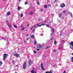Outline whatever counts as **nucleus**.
I'll list each match as a JSON object with an SVG mask.
<instances>
[{
	"instance_id": "nucleus-1",
	"label": "nucleus",
	"mask_w": 73,
	"mask_h": 73,
	"mask_svg": "<svg viewBox=\"0 0 73 73\" xmlns=\"http://www.w3.org/2000/svg\"><path fill=\"white\" fill-rule=\"evenodd\" d=\"M23 69H25L26 68V67H27V62H25L24 64H23Z\"/></svg>"
},
{
	"instance_id": "nucleus-2",
	"label": "nucleus",
	"mask_w": 73,
	"mask_h": 73,
	"mask_svg": "<svg viewBox=\"0 0 73 73\" xmlns=\"http://www.w3.org/2000/svg\"><path fill=\"white\" fill-rule=\"evenodd\" d=\"M70 44H71L70 46V49L73 50V42H71L70 43Z\"/></svg>"
},
{
	"instance_id": "nucleus-3",
	"label": "nucleus",
	"mask_w": 73,
	"mask_h": 73,
	"mask_svg": "<svg viewBox=\"0 0 73 73\" xmlns=\"http://www.w3.org/2000/svg\"><path fill=\"white\" fill-rule=\"evenodd\" d=\"M7 56H8V54H3V60H5V59H6V58L7 57Z\"/></svg>"
},
{
	"instance_id": "nucleus-4",
	"label": "nucleus",
	"mask_w": 73,
	"mask_h": 73,
	"mask_svg": "<svg viewBox=\"0 0 73 73\" xmlns=\"http://www.w3.org/2000/svg\"><path fill=\"white\" fill-rule=\"evenodd\" d=\"M14 56L17 57H20V54H19L15 53L13 54Z\"/></svg>"
},
{
	"instance_id": "nucleus-5",
	"label": "nucleus",
	"mask_w": 73,
	"mask_h": 73,
	"mask_svg": "<svg viewBox=\"0 0 73 73\" xmlns=\"http://www.w3.org/2000/svg\"><path fill=\"white\" fill-rule=\"evenodd\" d=\"M40 23L38 24H37L36 26H38V27H41L42 26H43L45 25V24H40V25H40Z\"/></svg>"
},
{
	"instance_id": "nucleus-6",
	"label": "nucleus",
	"mask_w": 73,
	"mask_h": 73,
	"mask_svg": "<svg viewBox=\"0 0 73 73\" xmlns=\"http://www.w3.org/2000/svg\"><path fill=\"white\" fill-rule=\"evenodd\" d=\"M41 68L43 70H45V68H44V66H43V63L42 62L41 64Z\"/></svg>"
},
{
	"instance_id": "nucleus-7",
	"label": "nucleus",
	"mask_w": 73,
	"mask_h": 73,
	"mask_svg": "<svg viewBox=\"0 0 73 73\" xmlns=\"http://www.w3.org/2000/svg\"><path fill=\"white\" fill-rule=\"evenodd\" d=\"M65 6V5L64 3H63L60 5V7H61V8H63V7H64Z\"/></svg>"
},
{
	"instance_id": "nucleus-8",
	"label": "nucleus",
	"mask_w": 73,
	"mask_h": 73,
	"mask_svg": "<svg viewBox=\"0 0 73 73\" xmlns=\"http://www.w3.org/2000/svg\"><path fill=\"white\" fill-rule=\"evenodd\" d=\"M29 65H31V64H32V62L31 60H29Z\"/></svg>"
},
{
	"instance_id": "nucleus-9",
	"label": "nucleus",
	"mask_w": 73,
	"mask_h": 73,
	"mask_svg": "<svg viewBox=\"0 0 73 73\" xmlns=\"http://www.w3.org/2000/svg\"><path fill=\"white\" fill-rule=\"evenodd\" d=\"M31 72L32 73H36V72H35V71L34 70H32L31 71Z\"/></svg>"
},
{
	"instance_id": "nucleus-10",
	"label": "nucleus",
	"mask_w": 73,
	"mask_h": 73,
	"mask_svg": "<svg viewBox=\"0 0 73 73\" xmlns=\"http://www.w3.org/2000/svg\"><path fill=\"white\" fill-rule=\"evenodd\" d=\"M31 38H35V36H34V35H31Z\"/></svg>"
},
{
	"instance_id": "nucleus-11",
	"label": "nucleus",
	"mask_w": 73,
	"mask_h": 73,
	"mask_svg": "<svg viewBox=\"0 0 73 73\" xmlns=\"http://www.w3.org/2000/svg\"><path fill=\"white\" fill-rule=\"evenodd\" d=\"M7 25L8 26L9 28H12V26H11V25L9 24H8Z\"/></svg>"
},
{
	"instance_id": "nucleus-12",
	"label": "nucleus",
	"mask_w": 73,
	"mask_h": 73,
	"mask_svg": "<svg viewBox=\"0 0 73 73\" xmlns=\"http://www.w3.org/2000/svg\"><path fill=\"white\" fill-rule=\"evenodd\" d=\"M36 25H35V26H34V27H33L32 28H31V31H32V28H33V27H34V28H36Z\"/></svg>"
},
{
	"instance_id": "nucleus-13",
	"label": "nucleus",
	"mask_w": 73,
	"mask_h": 73,
	"mask_svg": "<svg viewBox=\"0 0 73 73\" xmlns=\"http://www.w3.org/2000/svg\"><path fill=\"white\" fill-rule=\"evenodd\" d=\"M10 14H11V13L9 12L7 13V16H9L10 15Z\"/></svg>"
},
{
	"instance_id": "nucleus-14",
	"label": "nucleus",
	"mask_w": 73,
	"mask_h": 73,
	"mask_svg": "<svg viewBox=\"0 0 73 73\" xmlns=\"http://www.w3.org/2000/svg\"><path fill=\"white\" fill-rule=\"evenodd\" d=\"M46 73H53V72L50 71V72H46Z\"/></svg>"
},
{
	"instance_id": "nucleus-15",
	"label": "nucleus",
	"mask_w": 73,
	"mask_h": 73,
	"mask_svg": "<svg viewBox=\"0 0 73 73\" xmlns=\"http://www.w3.org/2000/svg\"><path fill=\"white\" fill-rule=\"evenodd\" d=\"M59 17H62V14H59Z\"/></svg>"
},
{
	"instance_id": "nucleus-16",
	"label": "nucleus",
	"mask_w": 73,
	"mask_h": 73,
	"mask_svg": "<svg viewBox=\"0 0 73 73\" xmlns=\"http://www.w3.org/2000/svg\"><path fill=\"white\" fill-rule=\"evenodd\" d=\"M37 44V42H36V40H35V41H34V45H36Z\"/></svg>"
},
{
	"instance_id": "nucleus-17",
	"label": "nucleus",
	"mask_w": 73,
	"mask_h": 73,
	"mask_svg": "<svg viewBox=\"0 0 73 73\" xmlns=\"http://www.w3.org/2000/svg\"><path fill=\"white\" fill-rule=\"evenodd\" d=\"M47 7H48V6L46 5H45L44 6V8H47Z\"/></svg>"
},
{
	"instance_id": "nucleus-18",
	"label": "nucleus",
	"mask_w": 73,
	"mask_h": 73,
	"mask_svg": "<svg viewBox=\"0 0 73 73\" xmlns=\"http://www.w3.org/2000/svg\"><path fill=\"white\" fill-rule=\"evenodd\" d=\"M36 3L37 4V5H39L40 3H39V2H38V1H36Z\"/></svg>"
},
{
	"instance_id": "nucleus-19",
	"label": "nucleus",
	"mask_w": 73,
	"mask_h": 73,
	"mask_svg": "<svg viewBox=\"0 0 73 73\" xmlns=\"http://www.w3.org/2000/svg\"><path fill=\"white\" fill-rule=\"evenodd\" d=\"M3 64V62L1 61H0V65H1Z\"/></svg>"
},
{
	"instance_id": "nucleus-20",
	"label": "nucleus",
	"mask_w": 73,
	"mask_h": 73,
	"mask_svg": "<svg viewBox=\"0 0 73 73\" xmlns=\"http://www.w3.org/2000/svg\"><path fill=\"white\" fill-rule=\"evenodd\" d=\"M14 27L15 28H17V27L16 26V25H14Z\"/></svg>"
},
{
	"instance_id": "nucleus-21",
	"label": "nucleus",
	"mask_w": 73,
	"mask_h": 73,
	"mask_svg": "<svg viewBox=\"0 0 73 73\" xmlns=\"http://www.w3.org/2000/svg\"><path fill=\"white\" fill-rule=\"evenodd\" d=\"M33 12H30V15H33Z\"/></svg>"
},
{
	"instance_id": "nucleus-22",
	"label": "nucleus",
	"mask_w": 73,
	"mask_h": 73,
	"mask_svg": "<svg viewBox=\"0 0 73 73\" xmlns=\"http://www.w3.org/2000/svg\"><path fill=\"white\" fill-rule=\"evenodd\" d=\"M30 35L29 34H27L26 36V37H27V36H29Z\"/></svg>"
},
{
	"instance_id": "nucleus-23",
	"label": "nucleus",
	"mask_w": 73,
	"mask_h": 73,
	"mask_svg": "<svg viewBox=\"0 0 73 73\" xmlns=\"http://www.w3.org/2000/svg\"><path fill=\"white\" fill-rule=\"evenodd\" d=\"M21 17H23V13H21Z\"/></svg>"
},
{
	"instance_id": "nucleus-24",
	"label": "nucleus",
	"mask_w": 73,
	"mask_h": 73,
	"mask_svg": "<svg viewBox=\"0 0 73 73\" xmlns=\"http://www.w3.org/2000/svg\"><path fill=\"white\" fill-rule=\"evenodd\" d=\"M21 30L22 31H24V30H25V28H22Z\"/></svg>"
},
{
	"instance_id": "nucleus-25",
	"label": "nucleus",
	"mask_w": 73,
	"mask_h": 73,
	"mask_svg": "<svg viewBox=\"0 0 73 73\" xmlns=\"http://www.w3.org/2000/svg\"><path fill=\"white\" fill-rule=\"evenodd\" d=\"M39 48H42V46H41V45H39Z\"/></svg>"
},
{
	"instance_id": "nucleus-26",
	"label": "nucleus",
	"mask_w": 73,
	"mask_h": 73,
	"mask_svg": "<svg viewBox=\"0 0 73 73\" xmlns=\"http://www.w3.org/2000/svg\"><path fill=\"white\" fill-rule=\"evenodd\" d=\"M63 13H66V11L65 10H64L63 11Z\"/></svg>"
},
{
	"instance_id": "nucleus-27",
	"label": "nucleus",
	"mask_w": 73,
	"mask_h": 73,
	"mask_svg": "<svg viewBox=\"0 0 73 73\" xmlns=\"http://www.w3.org/2000/svg\"><path fill=\"white\" fill-rule=\"evenodd\" d=\"M52 30L53 31V33H54V29L53 28H52Z\"/></svg>"
},
{
	"instance_id": "nucleus-28",
	"label": "nucleus",
	"mask_w": 73,
	"mask_h": 73,
	"mask_svg": "<svg viewBox=\"0 0 73 73\" xmlns=\"http://www.w3.org/2000/svg\"><path fill=\"white\" fill-rule=\"evenodd\" d=\"M56 43H57V42H56V40H55L54 42V45H56Z\"/></svg>"
},
{
	"instance_id": "nucleus-29",
	"label": "nucleus",
	"mask_w": 73,
	"mask_h": 73,
	"mask_svg": "<svg viewBox=\"0 0 73 73\" xmlns=\"http://www.w3.org/2000/svg\"><path fill=\"white\" fill-rule=\"evenodd\" d=\"M12 62L14 64H15V61L13 60H12Z\"/></svg>"
},
{
	"instance_id": "nucleus-30",
	"label": "nucleus",
	"mask_w": 73,
	"mask_h": 73,
	"mask_svg": "<svg viewBox=\"0 0 73 73\" xmlns=\"http://www.w3.org/2000/svg\"><path fill=\"white\" fill-rule=\"evenodd\" d=\"M46 27H48V28H49V27H50L49 26V25H46Z\"/></svg>"
},
{
	"instance_id": "nucleus-31",
	"label": "nucleus",
	"mask_w": 73,
	"mask_h": 73,
	"mask_svg": "<svg viewBox=\"0 0 73 73\" xmlns=\"http://www.w3.org/2000/svg\"><path fill=\"white\" fill-rule=\"evenodd\" d=\"M29 39H30V38L29 37L28 38H27V40H26V41H28V40Z\"/></svg>"
},
{
	"instance_id": "nucleus-32",
	"label": "nucleus",
	"mask_w": 73,
	"mask_h": 73,
	"mask_svg": "<svg viewBox=\"0 0 73 73\" xmlns=\"http://www.w3.org/2000/svg\"><path fill=\"white\" fill-rule=\"evenodd\" d=\"M42 11H43V9H40V11L42 12Z\"/></svg>"
},
{
	"instance_id": "nucleus-33",
	"label": "nucleus",
	"mask_w": 73,
	"mask_h": 73,
	"mask_svg": "<svg viewBox=\"0 0 73 73\" xmlns=\"http://www.w3.org/2000/svg\"><path fill=\"white\" fill-rule=\"evenodd\" d=\"M21 8L19 7H18V9H21Z\"/></svg>"
},
{
	"instance_id": "nucleus-34",
	"label": "nucleus",
	"mask_w": 73,
	"mask_h": 73,
	"mask_svg": "<svg viewBox=\"0 0 73 73\" xmlns=\"http://www.w3.org/2000/svg\"><path fill=\"white\" fill-rule=\"evenodd\" d=\"M72 60V62H73V57H72L71 58Z\"/></svg>"
},
{
	"instance_id": "nucleus-35",
	"label": "nucleus",
	"mask_w": 73,
	"mask_h": 73,
	"mask_svg": "<svg viewBox=\"0 0 73 73\" xmlns=\"http://www.w3.org/2000/svg\"><path fill=\"white\" fill-rule=\"evenodd\" d=\"M57 50H54V52H56Z\"/></svg>"
},
{
	"instance_id": "nucleus-36",
	"label": "nucleus",
	"mask_w": 73,
	"mask_h": 73,
	"mask_svg": "<svg viewBox=\"0 0 73 73\" xmlns=\"http://www.w3.org/2000/svg\"><path fill=\"white\" fill-rule=\"evenodd\" d=\"M70 15L71 17H72V13H70Z\"/></svg>"
},
{
	"instance_id": "nucleus-37",
	"label": "nucleus",
	"mask_w": 73,
	"mask_h": 73,
	"mask_svg": "<svg viewBox=\"0 0 73 73\" xmlns=\"http://www.w3.org/2000/svg\"><path fill=\"white\" fill-rule=\"evenodd\" d=\"M60 36H61L62 35V32H60Z\"/></svg>"
},
{
	"instance_id": "nucleus-38",
	"label": "nucleus",
	"mask_w": 73,
	"mask_h": 73,
	"mask_svg": "<svg viewBox=\"0 0 73 73\" xmlns=\"http://www.w3.org/2000/svg\"><path fill=\"white\" fill-rule=\"evenodd\" d=\"M59 49H62V47H60L59 48Z\"/></svg>"
},
{
	"instance_id": "nucleus-39",
	"label": "nucleus",
	"mask_w": 73,
	"mask_h": 73,
	"mask_svg": "<svg viewBox=\"0 0 73 73\" xmlns=\"http://www.w3.org/2000/svg\"><path fill=\"white\" fill-rule=\"evenodd\" d=\"M28 4V3L25 2V5H26V4Z\"/></svg>"
},
{
	"instance_id": "nucleus-40",
	"label": "nucleus",
	"mask_w": 73,
	"mask_h": 73,
	"mask_svg": "<svg viewBox=\"0 0 73 73\" xmlns=\"http://www.w3.org/2000/svg\"><path fill=\"white\" fill-rule=\"evenodd\" d=\"M48 7H51V5L50 4L48 5Z\"/></svg>"
},
{
	"instance_id": "nucleus-41",
	"label": "nucleus",
	"mask_w": 73,
	"mask_h": 73,
	"mask_svg": "<svg viewBox=\"0 0 73 73\" xmlns=\"http://www.w3.org/2000/svg\"><path fill=\"white\" fill-rule=\"evenodd\" d=\"M34 53H36V51H34Z\"/></svg>"
},
{
	"instance_id": "nucleus-42",
	"label": "nucleus",
	"mask_w": 73,
	"mask_h": 73,
	"mask_svg": "<svg viewBox=\"0 0 73 73\" xmlns=\"http://www.w3.org/2000/svg\"><path fill=\"white\" fill-rule=\"evenodd\" d=\"M1 38H2V39H5V38H4V37H2Z\"/></svg>"
},
{
	"instance_id": "nucleus-43",
	"label": "nucleus",
	"mask_w": 73,
	"mask_h": 73,
	"mask_svg": "<svg viewBox=\"0 0 73 73\" xmlns=\"http://www.w3.org/2000/svg\"><path fill=\"white\" fill-rule=\"evenodd\" d=\"M63 73H66V72L65 71H64Z\"/></svg>"
},
{
	"instance_id": "nucleus-44",
	"label": "nucleus",
	"mask_w": 73,
	"mask_h": 73,
	"mask_svg": "<svg viewBox=\"0 0 73 73\" xmlns=\"http://www.w3.org/2000/svg\"><path fill=\"white\" fill-rule=\"evenodd\" d=\"M49 47V46H48L47 47L46 49H48V48Z\"/></svg>"
},
{
	"instance_id": "nucleus-45",
	"label": "nucleus",
	"mask_w": 73,
	"mask_h": 73,
	"mask_svg": "<svg viewBox=\"0 0 73 73\" xmlns=\"http://www.w3.org/2000/svg\"><path fill=\"white\" fill-rule=\"evenodd\" d=\"M56 1H55L54 2V3H55Z\"/></svg>"
},
{
	"instance_id": "nucleus-46",
	"label": "nucleus",
	"mask_w": 73,
	"mask_h": 73,
	"mask_svg": "<svg viewBox=\"0 0 73 73\" xmlns=\"http://www.w3.org/2000/svg\"><path fill=\"white\" fill-rule=\"evenodd\" d=\"M36 50H39V49H36Z\"/></svg>"
},
{
	"instance_id": "nucleus-47",
	"label": "nucleus",
	"mask_w": 73,
	"mask_h": 73,
	"mask_svg": "<svg viewBox=\"0 0 73 73\" xmlns=\"http://www.w3.org/2000/svg\"><path fill=\"white\" fill-rule=\"evenodd\" d=\"M29 26V24H28V25H27V27H28Z\"/></svg>"
},
{
	"instance_id": "nucleus-48",
	"label": "nucleus",
	"mask_w": 73,
	"mask_h": 73,
	"mask_svg": "<svg viewBox=\"0 0 73 73\" xmlns=\"http://www.w3.org/2000/svg\"><path fill=\"white\" fill-rule=\"evenodd\" d=\"M33 32H35V29H33Z\"/></svg>"
},
{
	"instance_id": "nucleus-49",
	"label": "nucleus",
	"mask_w": 73,
	"mask_h": 73,
	"mask_svg": "<svg viewBox=\"0 0 73 73\" xmlns=\"http://www.w3.org/2000/svg\"><path fill=\"white\" fill-rule=\"evenodd\" d=\"M38 21H40V20H41V19H38Z\"/></svg>"
},
{
	"instance_id": "nucleus-50",
	"label": "nucleus",
	"mask_w": 73,
	"mask_h": 73,
	"mask_svg": "<svg viewBox=\"0 0 73 73\" xmlns=\"http://www.w3.org/2000/svg\"><path fill=\"white\" fill-rule=\"evenodd\" d=\"M52 35H53V33H51V36H52Z\"/></svg>"
},
{
	"instance_id": "nucleus-51",
	"label": "nucleus",
	"mask_w": 73,
	"mask_h": 73,
	"mask_svg": "<svg viewBox=\"0 0 73 73\" xmlns=\"http://www.w3.org/2000/svg\"><path fill=\"white\" fill-rule=\"evenodd\" d=\"M53 40V38H52L51 39V40Z\"/></svg>"
},
{
	"instance_id": "nucleus-52",
	"label": "nucleus",
	"mask_w": 73,
	"mask_h": 73,
	"mask_svg": "<svg viewBox=\"0 0 73 73\" xmlns=\"http://www.w3.org/2000/svg\"><path fill=\"white\" fill-rule=\"evenodd\" d=\"M51 23V21H50L49 22V24H50Z\"/></svg>"
},
{
	"instance_id": "nucleus-53",
	"label": "nucleus",
	"mask_w": 73,
	"mask_h": 73,
	"mask_svg": "<svg viewBox=\"0 0 73 73\" xmlns=\"http://www.w3.org/2000/svg\"><path fill=\"white\" fill-rule=\"evenodd\" d=\"M23 27V25H22L21 26V27Z\"/></svg>"
},
{
	"instance_id": "nucleus-54",
	"label": "nucleus",
	"mask_w": 73,
	"mask_h": 73,
	"mask_svg": "<svg viewBox=\"0 0 73 73\" xmlns=\"http://www.w3.org/2000/svg\"><path fill=\"white\" fill-rule=\"evenodd\" d=\"M71 54L73 56V53Z\"/></svg>"
},
{
	"instance_id": "nucleus-55",
	"label": "nucleus",
	"mask_w": 73,
	"mask_h": 73,
	"mask_svg": "<svg viewBox=\"0 0 73 73\" xmlns=\"http://www.w3.org/2000/svg\"><path fill=\"white\" fill-rule=\"evenodd\" d=\"M45 23H46V21H44Z\"/></svg>"
},
{
	"instance_id": "nucleus-56",
	"label": "nucleus",
	"mask_w": 73,
	"mask_h": 73,
	"mask_svg": "<svg viewBox=\"0 0 73 73\" xmlns=\"http://www.w3.org/2000/svg\"><path fill=\"white\" fill-rule=\"evenodd\" d=\"M25 43H26V41H25Z\"/></svg>"
},
{
	"instance_id": "nucleus-57",
	"label": "nucleus",
	"mask_w": 73,
	"mask_h": 73,
	"mask_svg": "<svg viewBox=\"0 0 73 73\" xmlns=\"http://www.w3.org/2000/svg\"><path fill=\"white\" fill-rule=\"evenodd\" d=\"M7 43H8V44H9V42H7Z\"/></svg>"
},
{
	"instance_id": "nucleus-58",
	"label": "nucleus",
	"mask_w": 73,
	"mask_h": 73,
	"mask_svg": "<svg viewBox=\"0 0 73 73\" xmlns=\"http://www.w3.org/2000/svg\"><path fill=\"white\" fill-rule=\"evenodd\" d=\"M18 11H20V9H18Z\"/></svg>"
},
{
	"instance_id": "nucleus-59",
	"label": "nucleus",
	"mask_w": 73,
	"mask_h": 73,
	"mask_svg": "<svg viewBox=\"0 0 73 73\" xmlns=\"http://www.w3.org/2000/svg\"><path fill=\"white\" fill-rule=\"evenodd\" d=\"M3 1H5V0H3Z\"/></svg>"
},
{
	"instance_id": "nucleus-60",
	"label": "nucleus",
	"mask_w": 73,
	"mask_h": 73,
	"mask_svg": "<svg viewBox=\"0 0 73 73\" xmlns=\"http://www.w3.org/2000/svg\"><path fill=\"white\" fill-rule=\"evenodd\" d=\"M16 66H18V65H17Z\"/></svg>"
},
{
	"instance_id": "nucleus-61",
	"label": "nucleus",
	"mask_w": 73,
	"mask_h": 73,
	"mask_svg": "<svg viewBox=\"0 0 73 73\" xmlns=\"http://www.w3.org/2000/svg\"><path fill=\"white\" fill-rule=\"evenodd\" d=\"M15 73H18L17 72H15Z\"/></svg>"
},
{
	"instance_id": "nucleus-62",
	"label": "nucleus",
	"mask_w": 73,
	"mask_h": 73,
	"mask_svg": "<svg viewBox=\"0 0 73 73\" xmlns=\"http://www.w3.org/2000/svg\"><path fill=\"white\" fill-rule=\"evenodd\" d=\"M62 41H64V40H62Z\"/></svg>"
},
{
	"instance_id": "nucleus-63",
	"label": "nucleus",
	"mask_w": 73,
	"mask_h": 73,
	"mask_svg": "<svg viewBox=\"0 0 73 73\" xmlns=\"http://www.w3.org/2000/svg\"><path fill=\"white\" fill-rule=\"evenodd\" d=\"M7 45H8V44H7Z\"/></svg>"
}]
</instances>
